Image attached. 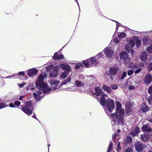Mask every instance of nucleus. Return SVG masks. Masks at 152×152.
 <instances>
[{"mask_svg": "<svg viewBox=\"0 0 152 152\" xmlns=\"http://www.w3.org/2000/svg\"><path fill=\"white\" fill-rule=\"evenodd\" d=\"M47 76L46 74L42 73L40 75L36 82V87L39 91L33 93L35 99L38 101L44 96V94H48L51 91V88L47 83L44 82V79Z\"/></svg>", "mask_w": 152, "mask_h": 152, "instance_id": "nucleus-1", "label": "nucleus"}, {"mask_svg": "<svg viewBox=\"0 0 152 152\" xmlns=\"http://www.w3.org/2000/svg\"><path fill=\"white\" fill-rule=\"evenodd\" d=\"M116 112L110 115V117L112 124L115 125H124V110L122 108L121 103L118 102H116Z\"/></svg>", "mask_w": 152, "mask_h": 152, "instance_id": "nucleus-2", "label": "nucleus"}, {"mask_svg": "<svg viewBox=\"0 0 152 152\" xmlns=\"http://www.w3.org/2000/svg\"><path fill=\"white\" fill-rule=\"evenodd\" d=\"M104 96H102L101 97L100 101V104L104 106V109L106 112H112L113 109L115 108L113 101L109 99L106 101V99Z\"/></svg>", "mask_w": 152, "mask_h": 152, "instance_id": "nucleus-3", "label": "nucleus"}, {"mask_svg": "<svg viewBox=\"0 0 152 152\" xmlns=\"http://www.w3.org/2000/svg\"><path fill=\"white\" fill-rule=\"evenodd\" d=\"M120 58L124 61L125 66L133 68H137V65H134L131 61L130 58L129 57L128 54L125 51H123L119 53Z\"/></svg>", "mask_w": 152, "mask_h": 152, "instance_id": "nucleus-4", "label": "nucleus"}, {"mask_svg": "<svg viewBox=\"0 0 152 152\" xmlns=\"http://www.w3.org/2000/svg\"><path fill=\"white\" fill-rule=\"evenodd\" d=\"M20 109L25 113L28 116L32 113L33 107L30 101H28L26 103L25 106L23 107V105L20 106Z\"/></svg>", "mask_w": 152, "mask_h": 152, "instance_id": "nucleus-5", "label": "nucleus"}, {"mask_svg": "<svg viewBox=\"0 0 152 152\" xmlns=\"http://www.w3.org/2000/svg\"><path fill=\"white\" fill-rule=\"evenodd\" d=\"M59 68V66H54L53 65H51L47 67L46 71L49 72L52 70L50 73V75L52 77H56L58 75V70Z\"/></svg>", "mask_w": 152, "mask_h": 152, "instance_id": "nucleus-6", "label": "nucleus"}, {"mask_svg": "<svg viewBox=\"0 0 152 152\" xmlns=\"http://www.w3.org/2000/svg\"><path fill=\"white\" fill-rule=\"evenodd\" d=\"M103 52L106 56L108 58H111L114 53L113 50L110 47H106L103 50Z\"/></svg>", "mask_w": 152, "mask_h": 152, "instance_id": "nucleus-7", "label": "nucleus"}, {"mask_svg": "<svg viewBox=\"0 0 152 152\" xmlns=\"http://www.w3.org/2000/svg\"><path fill=\"white\" fill-rule=\"evenodd\" d=\"M27 75L30 77H33L37 74L38 70L36 68H32L27 70Z\"/></svg>", "mask_w": 152, "mask_h": 152, "instance_id": "nucleus-8", "label": "nucleus"}, {"mask_svg": "<svg viewBox=\"0 0 152 152\" xmlns=\"http://www.w3.org/2000/svg\"><path fill=\"white\" fill-rule=\"evenodd\" d=\"M49 83L54 89H58L61 86V84H59L58 81L51 80L50 81Z\"/></svg>", "mask_w": 152, "mask_h": 152, "instance_id": "nucleus-9", "label": "nucleus"}, {"mask_svg": "<svg viewBox=\"0 0 152 152\" xmlns=\"http://www.w3.org/2000/svg\"><path fill=\"white\" fill-rule=\"evenodd\" d=\"M95 91L96 92L94 94L96 96H107V95L104 94L102 90L98 87L95 88Z\"/></svg>", "mask_w": 152, "mask_h": 152, "instance_id": "nucleus-10", "label": "nucleus"}, {"mask_svg": "<svg viewBox=\"0 0 152 152\" xmlns=\"http://www.w3.org/2000/svg\"><path fill=\"white\" fill-rule=\"evenodd\" d=\"M134 146L135 149L137 152L141 151L144 148L143 145L139 141H137L135 143Z\"/></svg>", "mask_w": 152, "mask_h": 152, "instance_id": "nucleus-11", "label": "nucleus"}, {"mask_svg": "<svg viewBox=\"0 0 152 152\" xmlns=\"http://www.w3.org/2000/svg\"><path fill=\"white\" fill-rule=\"evenodd\" d=\"M89 60L91 64L90 66H92L96 65L98 63V60L96 58V57H92Z\"/></svg>", "mask_w": 152, "mask_h": 152, "instance_id": "nucleus-12", "label": "nucleus"}, {"mask_svg": "<svg viewBox=\"0 0 152 152\" xmlns=\"http://www.w3.org/2000/svg\"><path fill=\"white\" fill-rule=\"evenodd\" d=\"M139 57L142 61H145L147 59V53L145 51H142L140 53Z\"/></svg>", "mask_w": 152, "mask_h": 152, "instance_id": "nucleus-13", "label": "nucleus"}, {"mask_svg": "<svg viewBox=\"0 0 152 152\" xmlns=\"http://www.w3.org/2000/svg\"><path fill=\"white\" fill-rule=\"evenodd\" d=\"M151 81H152V76L150 74L146 75L144 80V83L146 84H148L150 83Z\"/></svg>", "mask_w": 152, "mask_h": 152, "instance_id": "nucleus-14", "label": "nucleus"}, {"mask_svg": "<svg viewBox=\"0 0 152 152\" xmlns=\"http://www.w3.org/2000/svg\"><path fill=\"white\" fill-rule=\"evenodd\" d=\"M61 68L63 70H65L67 72H70L71 69V67L68 64H60Z\"/></svg>", "mask_w": 152, "mask_h": 152, "instance_id": "nucleus-15", "label": "nucleus"}, {"mask_svg": "<svg viewBox=\"0 0 152 152\" xmlns=\"http://www.w3.org/2000/svg\"><path fill=\"white\" fill-rule=\"evenodd\" d=\"M149 93L151 94V96L147 99V101L149 104L152 103V85L150 86L148 90Z\"/></svg>", "mask_w": 152, "mask_h": 152, "instance_id": "nucleus-16", "label": "nucleus"}, {"mask_svg": "<svg viewBox=\"0 0 152 152\" xmlns=\"http://www.w3.org/2000/svg\"><path fill=\"white\" fill-rule=\"evenodd\" d=\"M141 139L144 142H147L149 138V135L148 133H145L141 135Z\"/></svg>", "mask_w": 152, "mask_h": 152, "instance_id": "nucleus-17", "label": "nucleus"}, {"mask_svg": "<svg viewBox=\"0 0 152 152\" xmlns=\"http://www.w3.org/2000/svg\"><path fill=\"white\" fill-rule=\"evenodd\" d=\"M152 130V129L148 124L144 125L142 127V131L143 132H150Z\"/></svg>", "mask_w": 152, "mask_h": 152, "instance_id": "nucleus-18", "label": "nucleus"}, {"mask_svg": "<svg viewBox=\"0 0 152 152\" xmlns=\"http://www.w3.org/2000/svg\"><path fill=\"white\" fill-rule=\"evenodd\" d=\"M140 132V129L138 127H137L135 128L133 131L130 133V134L133 137L137 136L139 132Z\"/></svg>", "mask_w": 152, "mask_h": 152, "instance_id": "nucleus-19", "label": "nucleus"}, {"mask_svg": "<svg viewBox=\"0 0 152 152\" xmlns=\"http://www.w3.org/2000/svg\"><path fill=\"white\" fill-rule=\"evenodd\" d=\"M140 110L143 113H145L148 110V107L146 104L143 103L142 105Z\"/></svg>", "mask_w": 152, "mask_h": 152, "instance_id": "nucleus-20", "label": "nucleus"}, {"mask_svg": "<svg viewBox=\"0 0 152 152\" xmlns=\"http://www.w3.org/2000/svg\"><path fill=\"white\" fill-rule=\"evenodd\" d=\"M53 58L55 60H59L63 59L64 57L63 55L61 54L60 55H58V53L57 52H56L53 56Z\"/></svg>", "mask_w": 152, "mask_h": 152, "instance_id": "nucleus-21", "label": "nucleus"}, {"mask_svg": "<svg viewBox=\"0 0 152 152\" xmlns=\"http://www.w3.org/2000/svg\"><path fill=\"white\" fill-rule=\"evenodd\" d=\"M126 114L127 115H129L131 112V109L130 103L129 102H127L126 104Z\"/></svg>", "mask_w": 152, "mask_h": 152, "instance_id": "nucleus-22", "label": "nucleus"}, {"mask_svg": "<svg viewBox=\"0 0 152 152\" xmlns=\"http://www.w3.org/2000/svg\"><path fill=\"white\" fill-rule=\"evenodd\" d=\"M25 74V73L24 72H20L18 73L15 74L13 76H9L7 77V78H11L12 77H15V78H17L19 77V75H21L23 76Z\"/></svg>", "mask_w": 152, "mask_h": 152, "instance_id": "nucleus-23", "label": "nucleus"}, {"mask_svg": "<svg viewBox=\"0 0 152 152\" xmlns=\"http://www.w3.org/2000/svg\"><path fill=\"white\" fill-rule=\"evenodd\" d=\"M75 84L77 87H83L84 85V83L78 80H76L75 81Z\"/></svg>", "mask_w": 152, "mask_h": 152, "instance_id": "nucleus-24", "label": "nucleus"}, {"mask_svg": "<svg viewBox=\"0 0 152 152\" xmlns=\"http://www.w3.org/2000/svg\"><path fill=\"white\" fill-rule=\"evenodd\" d=\"M118 71V69L115 67H111L110 68V72L111 75L115 74Z\"/></svg>", "mask_w": 152, "mask_h": 152, "instance_id": "nucleus-25", "label": "nucleus"}, {"mask_svg": "<svg viewBox=\"0 0 152 152\" xmlns=\"http://www.w3.org/2000/svg\"><path fill=\"white\" fill-rule=\"evenodd\" d=\"M103 89L107 93H110L111 92V90L110 87L104 85L102 87Z\"/></svg>", "mask_w": 152, "mask_h": 152, "instance_id": "nucleus-26", "label": "nucleus"}, {"mask_svg": "<svg viewBox=\"0 0 152 152\" xmlns=\"http://www.w3.org/2000/svg\"><path fill=\"white\" fill-rule=\"evenodd\" d=\"M83 63L85 66L86 67H87L91 66H90V63L89 59L83 61Z\"/></svg>", "mask_w": 152, "mask_h": 152, "instance_id": "nucleus-27", "label": "nucleus"}, {"mask_svg": "<svg viewBox=\"0 0 152 152\" xmlns=\"http://www.w3.org/2000/svg\"><path fill=\"white\" fill-rule=\"evenodd\" d=\"M85 79H86L85 81H94L95 80L94 78L92 75L86 76Z\"/></svg>", "mask_w": 152, "mask_h": 152, "instance_id": "nucleus-28", "label": "nucleus"}, {"mask_svg": "<svg viewBox=\"0 0 152 152\" xmlns=\"http://www.w3.org/2000/svg\"><path fill=\"white\" fill-rule=\"evenodd\" d=\"M133 39L136 42V46L138 48L140 47L141 44V40L137 38H133Z\"/></svg>", "mask_w": 152, "mask_h": 152, "instance_id": "nucleus-29", "label": "nucleus"}, {"mask_svg": "<svg viewBox=\"0 0 152 152\" xmlns=\"http://www.w3.org/2000/svg\"><path fill=\"white\" fill-rule=\"evenodd\" d=\"M120 132V130L119 129H118L117 131V133H115V134H113V136L112 137V139L113 140H114V139L116 138L118 136V134H119Z\"/></svg>", "mask_w": 152, "mask_h": 152, "instance_id": "nucleus-30", "label": "nucleus"}, {"mask_svg": "<svg viewBox=\"0 0 152 152\" xmlns=\"http://www.w3.org/2000/svg\"><path fill=\"white\" fill-rule=\"evenodd\" d=\"M128 44L131 47H133L135 45V42L133 39L130 40V41L129 42Z\"/></svg>", "mask_w": 152, "mask_h": 152, "instance_id": "nucleus-31", "label": "nucleus"}, {"mask_svg": "<svg viewBox=\"0 0 152 152\" xmlns=\"http://www.w3.org/2000/svg\"><path fill=\"white\" fill-rule=\"evenodd\" d=\"M113 146V143L112 141L110 142V144L108 146V150L107 152H110L112 150Z\"/></svg>", "mask_w": 152, "mask_h": 152, "instance_id": "nucleus-32", "label": "nucleus"}, {"mask_svg": "<svg viewBox=\"0 0 152 152\" xmlns=\"http://www.w3.org/2000/svg\"><path fill=\"white\" fill-rule=\"evenodd\" d=\"M126 34L124 32L121 33L119 35H118L119 38H123L126 37Z\"/></svg>", "mask_w": 152, "mask_h": 152, "instance_id": "nucleus-33", "label": "nucleus"}, {"mask_svg": "<svg viewBox=\"0 0 152 152\" xmlns=\"http://www.w3.org/2000/svg\"><path fill=\"white\" fill-rule=\"evenodd\" d=\"M71 81V78L69 77L67 79L65 80L61 84V86L63 85H65L67 84L69 82Z\"/></svg>", "mask_w": 152, "mask_h": 152, "instance_id": "nucleus-34", "label": "nucleus"}, {"mask_svg": "<svg viewBox=\"0 0 152 152\" xmlns=\"http://www.w3.org/2000/svg\"><path fill=\"white\" fill-rule=\"evenodd\" d=\"M103 56V55L102 54V52H101L97 55L95 57H96V58L98 60L100 59V58H102Z\"/></svg>", "mask_w": 152, "mask_h": 152, "instance_id": "nucleus-35", "label": "nucleus"}, {"mask_svg": "<svg viewBox=\"0 0 152 152\" xmlns=\"http://www.w3.org/2000/svg\"><path fill=\"white\" fill-rule=\"evenodd\" d=\"M8 106V105L2 102L0 103V109L7 107Z\"/></svg>", "mask_w": 152, "mask_h": 152, "instance_id": "nucleus-36", "label": "nucleus"}, {"mask_svg": "<svg viewBox=\"0 0 152 152\" xmlns=\"http://www.w3.org/2000/svg\"><path fill=\"white\" fill-rule=\"evenodd\" d=\"M77 89L75 88H73L72 87H69L66 89V90L68 91H76Z\"/></svg>", "mask_w": 152, "mask_h": 152, "instance_id": "nucleus-37", "label": "nucleus"}, {"mask_svg": "<svg viewBox=\"0 0 152 152\" xmlns=\"http://www.w3.org/2000/svg\"><path fill=\"white\" fill-rule=\"evenodd\" d=\"M148 39L146 37H144L142 40V43L145 45H146L148 44Z\"/></svg>", "mask_w": 152, "mask_h": 152, "instance_id": "nucleus-38", "label": "nucleus"}, {"mask_svg": "<svg viewBox=\"0 0 152 152\" xmlns=\"http://www.w3.org/2000/svg\"><path fill=\"white\" fill-rule=\"evenodd\" d=\"M67 75V73L65 71H64V72H63L62 73L61 76V78H64L66 77Z\"/></svg>", "mask_w": 152, "mask_h": 152, "instance_id": "nucleus-39", "label": "nucleus"}, {"mask_svg": "<svg viewBox=\"0 0 152 152\" xmlns=\"http://www.w3.org/2000/svg\"><path fill=\"white\" fill-rule=\"evenodd\" d=\"M132 141V138L130 136H128L127 137L126 142L128 143H130Z\"/></svg>", "mask_w": 152, "mask_h": 152, "instance_id": "nucleus-40", "label": "nucleus"}, {"mask_svg": "<svg viewBox=\"0 0 152 152\" xmlns=\"http://www.w3.org/2000/svg\"><path fill=\"white\" fill-rule=\"evenodd\" d=\"M146 50L149 53L152 54V45L147 47L146 48Z\"/></svg>", "mask_w": 152, "mask_h": 152, "instance_id": "nucleus-41", "label": "nucleus"}, {"mask_svg": "<svg viewBox=\"0 0 152 152\" xmlns=\"http://www.w3.org/2000/svg\"><path fill=\"white\" fill-rule=\"evenodd\" d=\"M113 42H114L115 44H117L119 42V41L116 38L111 40V43H112Z\"/></svg>", "mask_w": 152, "mask_h": 152, "instance_id": "nucleus-42", "label": "nucleus"}, {"mask_svg": "<svg viewBox=\"0 0 152 152\" xmlns=\"http://www.w3.org/2000/svg\"><path fill=\"white\" fill-rule=\"evenodd\" d=\"M134 72V71L132 70H128L127 71V75L129 76H130L133 74Z\"/></svg>", "mask_w": 152, "mask_h": 152, "instance_id": "nucleus-43", "label": "nucleus"}, {"mask_svg": "<svg viewBox=\"0 0 152 152\" xmlns=\"http://www.w3.org/2000/svg\"><path fill=\"white\" fill-rule=\"evenodd\" d=\"M133 150L131 148H126L125 152H132Z\"/></svg>", "mask_w": 152, "mask_h": 152, "instance_id": "nucleus-44", "label": "nucleus"}, {"mask_svg": "<svg viewBox=\"0 0 152 152\" xmlns=\"http://www.w3.org/2000/svg\"><path fill=\"white\" fill-rule=\"evenodd\" d=\"M26 84V82H23V83L18 84V85L20 88H21L23 87Z\"/></svg>", "mask_w": 152, "mask_h": 152, "instance_id": "nucleus-45", "label": "nucleus"}, {"mask_svg": "<svg viewBox=\"0 0 152 152\" xmlns=\"http://www.w3.org/2000/svg\"><path fill=\"white\" fill-rule=\"evenodd\" d=\"M85 76L80 75H79V77L80 79L86 81V79H85Z\"/></svg>", "mask_w": 152, "mask_h": 152, "instance_id": "nucleus-46", "label": "nucleus"}, {"mask_svg": "<svg viewBox=\"0 0 152 152\" xmlns=\"http://www.w3.org/2000/svg\"><path fill=\"white\" fill-rule=\"evenodd\" d=\"M14 104L15 105H16L17 106H19L20 104V102L19 101H15L14 102Z\"/></svg>", "mask_w": 152, "mask_h": 152, "instance_id": "nucleus-47", "label": "nucleus"}, {"mask_svg": "<svg viewBox=\"0 0 152 152\" xmlns=\"http://www.w3.org/2000/svg\"><path fill=\"white\" fill-rule=\"evenodd\" d=\"M111 87L113 89L115 90L117 88L118 86L115 84H114L111 86Z\"/></svg>", "mask_w": 152, "mask_h": 152, "instance_id": "nucleus-48", "label": "nucleus"}, {"mask_svg": "<svg viewBox=\"0 0 152 152\" xmlns=\"http://www.w3.org/2000/svg\"><path fill=\"white\" fill-rule=\"evenodd\" d=\"M126 72H123L122 75L121 79V80L123 79L126 76Z\"/></svg>", "mask_w": 152, "mask_h": 152, "instance_id": "nucleus-49", "label": "nucleus"}, {"mask_svg": "<svg viewBox=\"0 0 152 152\" xmlns=\"http://www.w3.org/2000/svg\"><path fill=\"white\" fill-rule=\"evenodd\" d=\"M82 66V64L80 63L76 65L75 66V67L76 69H77L80 68V67Z\"/></svg>", "mask_w": 152, "mask_h": 152, "instance_id": "nucleus-50", "label": "nucleus"}, {"mask_svg": "<svg viewBox=\"0 0 152 152\" xmlns=\"http://www.w3.org/2000/svg\"><path fill=\"white\" fill-rule=\"evenodd\" d=\"M116 149H117V150L118 151H120L121 149V146L120 145V142H119L117 145Z\"/></svg>", "mask_w": 152, "mask_h": 152, "instance_id": "nucleus-51", "label": "nucleus"}, {"mask_svg": "<svg viewBox=\"0 0 152 152\" xmlns=\"http://www.w3.org/2000/svg\"><path fill=\"white\" fill-rule=\"evenodd\" d=\"M148 69L149 71H151L152 70V63L149 64L148 65Z\"/></svg>", "mask_w": 152, "mask_h": 152, "instance_id": "nucleus-52", "label": "nucleus"}, {"mask_svg": "<svg viewBox=\"0 0 152 152\" xmlns=\"http://www.w3.org/2000/svg\"><path fill=\"white\" fill-rule=\"evenodd\" d=\"M141 70V69L140 68H139L137 69L134 72L135 74H137L140 72Z\"/></svg>", "mask_w": 152, "mask_h": 152, "instance_id": "nucleus-53", "label": "nucleus"}, {"mask_svg": "<svg viewBox=\"0 0 152 152\" xmlns=\"http://www.w3.org/2000/svg\"><path fill=\"white\" fill-rule=\"evenodd\" d=\"M134 50L131 48L128 51L129 53L131 54L132 55H133L134 53Z\"/></svg>", "mask_w": 152, "mask_h": 152, "instance_id": "nucleus-54", "label": "nucleus"}, {"mask_svg": "<svg viewBox=\"0 0 152 152\" xmlns=\"http://www.w3.org/2000/svg\"><path fill=\"white\" fill-rule=\"evenodd\" d=\"M131 48H130L128 46H126L125 47V49L128 52Z\"/></svg>", "mask_w": 152, "mask_h": 152, "instance_id": "nucleus-55", "label": "nucleus"}, {"mask_svg": "<svg viewBox=\"0 0 152 152\" xmlns=\"http://www.w3.org/2000/svg\"><path fill=\"white\" fill-rule=\"evenodd\" d=\"M115 22L116 23V26L119 27V26H120L121 24L120 23H119L117 21H115Z\"/></svg>", "mask_w": 152, "mask_h": 152, "instance_id": "nucleus-56", "label": "nucleus"}, {"mask_svg": "<svg viewBox=\"0 0 152 152\" xmlns=\"http://www.w3.org/2000/svg\"><path fill=\"white\" fill-rule=\"evenodd\" d=\"M9 106L10 107H15V106L14 105V104L13 103L10 104H9Z\"/></svg>", "mask_w": 152, "mask_h": 152, "instance_id": "nucleus-57", "label": "nucleus"}, {"mask_svg": "<svg viewBox=\"0 0 152 152\" xmlns=\"http://www.w3.org/2000/svg\"><path fill=\"white\" fill-rule=\"evenodd\" d=\"M134 86H130L129 88V89L130 90L133 89L134 88Z\"/></svg>", "mask_w": 152, "mask_h": 152, "instance_id": "nucleus-58", "label": "nucleus"}, {"mask_svg": "<svg viewBox=\"0 0 152 152\" xmlns=\"http://www.w3.org/2000/svg\"><path fill=\"white\" fill-rule=\"evenodd\" d=\"M23 97H24V96H20L19 98V99L20 100H21L23 99Z\"/></svg>", "mask_w": 152, "mask_h": 152, "instance_id": "nucleus-59", "label": "nucleus"}, {"mask_svg": "<svg viewBox=\"0 0 152 152\" xmlns=\"http://www.w3.org/2000/svg\"><path fill=\"white\" fill-rule=\"evenodd\" d=\"M148 121L152 123V119H150L148 120Z\"/></svg>", "mask_w": 152, "mask_h": 152, "instance_id": "nucleus-60", "label": "nucleus"}, {"mask_svg": "<svg viewBox=\"0 0 152 152\" xmlns=\"http://www.w3.org/2000/svg\"><path fill=\"white\" fill-rule=\"evenodd\" d=\"M32 117L34 118H36V116L34 114V115L32 116Z\"/></svg>", "mask_w": 152, "mask_h": 152, "instance_id": "nucleus-61", "label": "nucleus"}, {"mask_svg": "<svg viewBox=\"0 0 152 152\" xmlns=\"http://www.w3.org/2000/svg\"><path fill=\"white\" fill-rule=\"evenodd\" d=\"M75 1L76 2H77V4H78V6L79 7V8H80L79 6V4H78V1H77V0H75Z\"/></svg>", "mask_w": 152, "mask_h": 152, "instance_id": "nucleus-62", "label": "nucleus"}, {"mask_svg": "<svg viewBox=\"0 0 152 152\" xmlns=\"http://www.w3.org/2000/svg\"><path fill=\"white\" fill-rule=\"evenodd\" d=\"M34 89H35V87H33V88H31V90H34Z\"/></svg>", "mask_w": 152, "mask_h": 152, "instance_id": "nucleus-63", "label": "nucleus"}, {"mask_svg": "<svg viewBox=\"0 0 152 152\" xmlns=\"http://www.w3.org/2000/svg\"><path fill=\"white\" fill-rule=\"evenodd\" d=\"M118 27L116 26V31H117L118 30Z\"/></svg>", "mask_w": 152, "mask_h": 152, "instance_id": "nucleus-64", "label": "nucleus"}]
</instances>
